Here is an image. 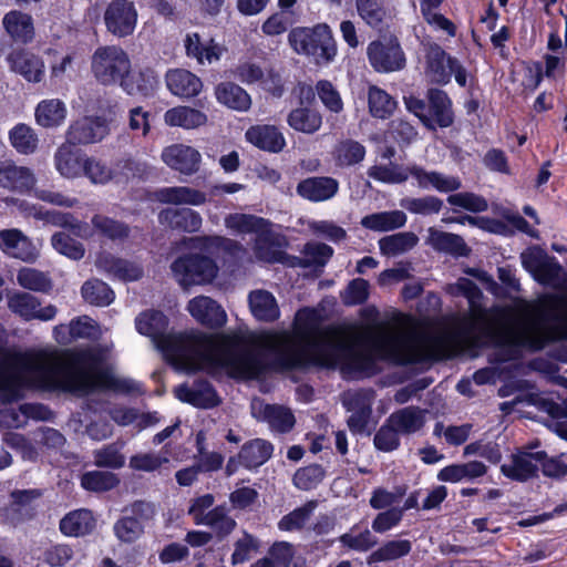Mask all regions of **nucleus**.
Returning a JSON list of instances; mask_svg holds the SVG:
<instances>
[{
  "label": "nucleus",
  "instance_id": "obj_48",
  "mask_svg": "<svg viewBox=\"0 0 567 567\" xmlns=\"http://www.w3.org/2000/svg\"><path fill=\"white\" fill-rule=\"evenodd\" d=\"M81 293L84 300L93 306H109L114 300L113 290L100 279L85 281L81 288Z\"/></svg>",
  "mask_w": 567,
  "mask_h": 567
},
{
  "label": "nucleus",
  "instance_id": "obj_28",
  "mask_svg": "<svg viewBox=\"0 0 567 567\" xmlns=\"http://www.w3.org/2000/svg\"><path fill=\"white\" fill-rule=\"evenodd\" d=\"M168 90L179 97H193L199 94L203 83L198 76L183 69L172 70L166 74Z\"/></svg>",
  "mask_w": 567,
  "mask_h": 567
},
{
  "label": "nucleus",
  "instance_id": "obj_39",
  "mask_svg": "<svg viewBox=\"0 0 567 567\" xmlns=\"http://www.w3.org/2000/svg\"><path fill=\"white\" fill-rule=\"evenodd\" d=\"M156 198L161 203L173 205L199 206L206 203L205 193L187 186L162 188L156 193Z\"/></svg>",
  "mask_w": 567,
  "mask_h": 567
},
{
  "label": "nucleus",
  "instance_id": "obj_30",
  "mask_svg": "<svg viewBox=\"0 0 567 567\" xmlns=\"http://www.w3.org/2000/svg\"><path fill=\"white\" fill-rule=\"evenodd\" d=\"M164 122L171 127L195 130L207 123V115L199 110L179 105L172 107L164 113Z\"/></svg>",
  "mask_w": 567,
  "mask_h": 567
},
{
  "label": "nucleus",
  "instance_id": "obj_18",
  "mask_svg": "<svg viewBox=\"0 0 567 567\" xmlns=\"http://www.w3.org/2000/svg\"><path fill=\"white\" fill-rule=\"evenodd\" d=\"M187 310L199 323L217 328L226 322V313L223 308L207 296H198L189 300Z\"/></svg>",
  "mask_w": 567,
  "mask_h": 567
},
{
  "label": "nucleus",
  "instance_id": "obj_34",
  "mask_svg": "<svg viewBox=\"0 0 567 567\" xmlns=\"http://www.w3.org/2000/svg\"><path fill=\"white\" fill-rule=\"evenodd\" d=\"M157 75L152 69H144L137 72H128L123 76L120 86L130 95L148 96L157 86Z\"/></svg>",
  "mask_w": 567,
  "mask_h": 567
},
{
  "label": "nucleus",
  "instance_id": "obj_60",
  "mask_svg": "<svg viewBox=\"0 0 567 567\" xmlns=\"http://www.w3.org/2000/svg\"><path fill=\"white\" fill-rule=\"evenodd\" d=\"M447 203L472 213H482L488 208L487 200L483 196L470 192L452 194L447 197Z\"/></svg>",
  "mask_w": 567,
  "mask_h": 567
},
{
  "label": "nucleus",
  "instance_id": "obj_19",
  "mask_svg": "<svg viewBox=\"0 0 567 567\" xmlns=\"http://www.w3.org/2000/svg\"><path fill=\"white\" fill-rule=\"evenodd\" d=\"M251 409L255 417L266 421L277 432H288L295 425V416L287 408L255 401Z\"/></svg>",
  "mask_w": 567,
  "mask_h": 567
},
{
  "label": "nucleus",
  "instance_id": "obj_33",
  "mask_svg": "<svg viewBox=\"0 0 567 567\" xmlns=\"http://www.w3.org/2000/svg\"><path fill=\"white\" fill-rule=\"evenodd\" d=\"M427 244L437 251L457 257L467 256L471 251L461 236L435 228H429Z\"/></svg>",
  "mask_w": 567,
  "mask_h": 567
},
{
  "label": "nucleus",
  "instance_id": "obj_29",
  "mask_svg": "<svg viewBox=\"0 0 567 567\" xmlns=\"http://www.w3.org/2000/svg\"><path fill=\"white\" fill-rule=\"evenodd\" d=\"M33 173L23 166H17L11 162L0 163V183L9 188L24 192L30 190L35 185Z\"/></svg>",
  "mask_w": 567,
  "mask_h": 567
},
{
  "label": "nucleus",
  "instance_id": "obj_54",
  "mask_svg": "<svg viewBox=\"0 0 567 567\" xmlns=\"http://www.w3.org/2000/svg\"><path fill=\"white\" fill-rule=\"evenodd\" d=\"M18 284L24 289L47 292L51 289L52 282L49 276L38 269L24 267L18 271Z\"/></svg>",
  "mask_w": 567,
  "mask_h": 567
},
{
  "label": "nucleus",
  "instance_id": "obj_45",
  "mask_svg": "<svg viewBox=\"0 0 567 567\" xmlns=\"http://www.w3.org/2000/svg\"><path fill=\"white\" fill-rule=\"evenodd\" d=\"M419 243L414 233L404 231L385 236L379 240V248L382 255L395 257L413 249Z\"/></svg>",
  "mask_w": 567,
  "mask_h": 567
},
{
  "label": "nucleus",
  "instance_id": "obj_3",
  "mask_svg": "<svg viewBox=\"0 0 567 567\" xmlns=\"http://www.w3.org/2000/svg\"><path fill=\"white\" fill-rule=\"evenodd\" d=\"M449 290L465 296L470 303L468 313L457 320L451 336L460 347L492 341L540 350L550 341L567 338V293L544 295L536 301L523 302L518 307V322L507 326L481 306L482 292L470 279L460 278Z\"/></svg>",
  "mask_w": 567,
  "mask_h": 567
},
{
  "label": "nucleus",
  "instance_id": "obj_26",
  "mask_svg": "<svg viewBox=\"0 0 567 567\" xmlns=\"http://www.w3.org/2000/svg\"><path fill=\"white\" fill-rule=\"evenodd\" d=\"M388 419L400 434L411 435L424 426L426 410L419 406H406L393 412Z\"/></svg>",
  "mask_w": 567,
  "mask_h": 567
},
{
  "label": "nucleus",
  "instance_id": "obj_64",
  "mask_svg": "<svg viewBox=\"0 0 567 567\" xmlns=\"http://www.w3.org/2000/svg\"><path fill=\"white\" fill-rule=\"evenodd\" d=\"M258 539L247 532H244L243 536L238 538L234 544L231 564L234 566L244 564L251 557L254 553L258 551Z\"/></svg>",
  "mask_w": 567,
  "mask_h": 567
},
{
  "label": "nucleus",
  "instance_id": "obj_50",
  "mask_svg": "<svg viewBox=\"0 0 567 567\" xmlns=\"http://www.w3.org/2000/svg\"><path fill=\"white\" fill-rule=\"evenodd\" d=\"M360 18L372 28H380L388 18V10L381 0H357Z\"/></svg>",
  "mask_w": 567,
  "mask_h": 567
},
{
  "label": "nucleus",
  "instance_id": "obj_52",
  "mask_svg": "<svg viewBox=\"0 0 567 567\" xmlns=\"http://www.w3.org/2000/svg\"><path fill=\"white\" fill-rule=\"evenodd\" d=\"M369 111L372 116L385 118L392 114L395 109V101L383 90L371 86L368 94Z\"/></svg>",
  "mask_w": 567,
  "mask_h": 567
},
{
  "label": "nucleus",
  "instance_id": "obj_13",
  "mask_svg": "<svg viewBox=\"0 0 567 567\" xmlns=\"http://www.w3.org/2000/svg\"><path fill=\"white\" fill-rule=\"evenodd\" d=\"M545 452H518L501 466L502 473L514 481L525 482L536 476Z\"/></svg>",
  "mask_w": 567,
  "mask_h": 567
},
{
  "label": "nucleus",
  "instance_id": "obj_24",
  "mask_svg": "<svg viewBox=\"0 0 567 567\" xmlns=\"http://www.w3.org/2000/svg\"><path fill=\"white\" fill-rule=\"evenodd\" d=\"M175 395L183 402L197 408H213L218 404L217 395L212 385L206 381H199L192 386L181 384L174 390Z\"/></svg>",
  "mask_w": 567,
  "mask_h": 567
},
{
  "label": "nucleus",
  "instance_id": "obj_47",
  "mask_svg": "<svg viewBox=\"0 0 567 567\" xmlns=\"http://www.w3.org/2000/svg\"><path fill=\"white\" fill-rule=\"evenodd\" d=\"M411 549L412 544L408 539L389 540L371 553L368 557V564L395 560L408 556Z\"/></svg>",
  "mask_w": 567,
  "mask_h": 567
},
{
  "label": "nucleus",
  "instance_id": "obj_51",
  "mask_svg": "<svg viewBox=\"0 0 567 567\" xmlns=\"http://www.w3.org/2000/svg\"><path fill=\"white\" fill-rule=\"evenodd\" d=\"M12 146L22 154H31L38 147V136L27 124H17L9 133Z\"/></svg>",
  "mask_w": 567,
  "mask_h": 567
},
{
  "label": "nucleus",
  "instance_id": "obj_7",
  "mask_svg": "<svg viewBox=\"0 0 567 567\" xmlns=\"http://www.w3.org/2000/svg\"><path fill=\"white\" fill-rule=\"evenodd\" d=\"M171 269L175 279L184 288L209 284L218 274L215 261L199 254H187L177 258Z\"/></svg>",
  "mask_w": 567,
  "mask_h": 567
},
{
  "label": "nucleus",
  "instance_id": "obj_11",
  "mask_svg": "<svg viewBox=\"0 0 567 567\" xmlns=\"http://www.w3.org/2000/svg\"><path fill=\"white\" fill-rule=\"evenodd\" d=\"M93 184H106L115 181L116 183L126 182L134 175V163L130 159L120 161L114 167L105 162L84 157V167L82 172Z\"/></svg>",
  "mask_w": 567,
  "mask_h": 567
},
{
  "label": "nucleus",
  "instance_id": "obj_23",
  "mask_svg": "<svg viewBox=\"0 0 567 567\" xmlns=\"http://www.w3.org/2000/svg\"><path fill=\"white\" fill-rule=\"evenodd\" d=\"M2 25L11 40L27 44L34 38V24L30 14L20 10L7 12L2 19Z\"/></svg>",
  "mask_w": 567,
  "mask_h": 567
},
{
  "label": "nucleus",
  "instance_id": "obj_61",
  "mask_svg": "<svg viewBox=\"0 0 567 567\" xmlns=\"http://www.w3.org/2000/svg\"><path fill=\"white\" fill-rule=\"evenodd\" d=\"M51 243L53 248L74 260H79L83 258L85 249L83 245L76 240H74L70 235L65 233H56L52 236Z\"/></svg>",
  "mask_w": 567,
  "mask_h": 567
},
{
  "label": "nucleus",
  "instance_id": "obj_40",
  "mask_svg": "<svg viewBox=\"0 0 567 567\" xmlns=\"http://www.w3.org/2000/svg\"><path fill=\"white\" fill-rule=\"evenodd\" d=\"M43 419L44 409L40 404L25 403L19 406V409L8 408L0 411V427L4 429H18L24 425L25 420Z\"/></svg>",
  "mask_w": 567,
  "mask_h": 567
},
{
  "label": "nucleus",
  "instance_id": "obj_25",
  "mask_svg": "<svg viewBox=\"0 0 567 567\" xmlns=\"http://www.w3.org/2000/svg\"><path fill=\"white\" fill-rule=\"evenodd\" d=\"M186 54L196 59L199 64H212L220 60L226 51L225 47L209 40L207 43H202L198 33H189L184 41Z\"/></svg>",
  "mask_w": 567,
  "mask_h": 567
},
{
  "label": "nucleus",
  "instance_id": "obj_43",
  "mask_svg": "<svg viewBox=\"0 0 567 567\" xmlns=\"http://www.w3.org/2000/svg\"><path fill=\"white\" fill-rule=\"evenodd\" d=\"M406 223V215L402 210L374 213L364 216L361 225L373 231H390L403 227Z\"/></svg>",
  "mask_w": 567,
  "mask_h": 567
},
{
  "label": "nucleus",
  "instance_id": "obj_44",
  "mask_svg": "<svg viewBox=\"0 0 567 567\" xmlns=\"http://www.w3.org/2000/svg\"><path fill=\"white\" fill-rule=\"evenodd\" d=\"M95 519L87 509H79L68 514L60 522V529L68 536H82L93 530Z\"/></svg>",
  "mask_w": 567,
  "mask_h": 567
},
{
  "label": "nucleus",
  "instance_id": "obj_55",
  "mask_svg": "<svg viewBox=\"0 0 567 567\" xmlns=\"http://www.w3.org/2000/svg\"><path fill=\"white\" fill-rule=\"evenodd\" d=\"M324 477V468L319 464H311L297 470L292 481L297 488L310 491L316 488Z\"/></svg>",
  "mask_w": 567,
  "mask_h": 567
},
{
  "label": "nucleus",
  "instance_id": "obj_41",
  "mask_svg": "<svg viewBox=\"0 0 567 567\" xmlns=\"http://www.w3.org/2000/svg\"><path fill=\"white\" fill-rule=\"evenodd\" d=\"M272 451L271 443L262 439H255L243 445L238 458L247 468H256L270 458Z\"/></svg>",
  "mask_w": 567,
  "mask_h": 567
},
{
  "label": "nucleus",
  "instance_id": "obj_56",
  "mask_svg": "<svg viewBox=\"0 0 567 567\" xmlns=\"http://www.w3.org/2000/svg\"><path fill=\"white\" fill-rule=\"evenodd\" d=\"M316 507L317 502L310 501L301 507L296 508L279 520L278 528L285 532H292L302 528L309 520Z\"/></svg>",
  "mask_w": 567,
  "mask_h": 567
},
{
  "label": "nucleus",
  "instance_id": "obj_6",
  "mask_svg": "<svg viewBox=\"0 0 567 567\" xmlns=\"http://www.w3.org/2000/svg\"><path fill=\"white\" fill-rule=\"evenodd\" d=\"M424 47V75L435 84H446L454 74L458 85L465 86L467 82L466 70L457 59L447 54L441 45L426 42Z\"/></svg>",
  "mask_w": 567,
  "mask_h": 567
},
{
  "label": "nucleus",
  "instance_id": "obj_38",
  "mask_svg": "<svg viewBox=\"0 0 567 567\" xmlns=\"http://www.w3.org/2000/svg\"><path fill=\"white\" fill-rule=\"evenodd\" d=\"M225 226L236 235L255 234L256 237L270 226L265 218L250 214L234 213L225 217Z\"/></svg>",
  "mask_w": 567,
  "mask_h": 567
},
{
  "label": "nucleus",
  "instance_id": "obj_53",
  "mask_svg": "<svg viewBox=\"0 0 567 567\" xmlns=\"http://www.w3.org/2000/svg\"><path fill=\"white\" fill-rule=\"evenodd\" d=\"M117 484V476L111 472L90 471L84 473L81 477L82 487L91 492L110 491Z\"/></svg>",
  "mask_w": 567,
  "mask_h": 567
},
{
  "label": "nucleus",
  "instance_id": "obj_16",
  "mask_svg": "<svg viewBox=\"0 0 567 567\" xmlns=\"http://www.w3.org/2000/svg\"><path fill=\"white\" fill-rule=\"evenodd\" d=\"M0 249L6 255L27 262L34 261L38 257L32 241L18 228L0 230Z\"/></svg>",
  "mask_w": 567,
  "mask_h": 567
},
{
  "label": "nucleus",
  "instance_id": "obj_32",
  "mask_svg": "<svg viewBox=\"0 0 567 567\" xmlns=\"http://www.w3.org/2000/svg\"><path fill=\"white\" fill-rule=\"evenodd\" d=\"M430 105L429 116L433 120V126L449 127L454 122L452 102L447 94L439 89H430L426 93Z\"/></svg>",
  "mask_w": 567,
  "mask_h": 567
},
{
  "label": "nucleus",
  "instance_id": "obj_59",
  "mask_svg": "<svg viewBox=\"0 0 567 567\" xmlns=\"http://www.w3.org/2000/svg\"><path fill=\"white\" fill-rule=\"evenodd\" d=\"M93 227L103 236L116 240L128 236V227L123 223L103 215H95L92 218Z\"/></svg>",
  "mask_w": 567,
  "mask_h": 567
},
{
  "label": "nucleus",
  "instance_id": "obj_8",
  "mask_svg": "<svg viewBox=\"0 0 567 567\" xmlns=\"http://www.w3.org/2000/svg\"><path fill=\"white\" fill-rule=\"evenodd\" d=\"M110 123L104 116H82L69 126L66 142L73 145L99 143L110 134Z\"/></svg>",
  "mask_w": 567,
  "mask_h": 567
},
{
  "label": "nucleus",
  "instance_id": "obj_63",
  "mask_svg": "<svg viewBox=\"0 0 567 567\" xmlns=\"http://www.w3.org/2000/svg\"><path fill=\"white\" fill-rule=\"evenodd\" d=\"M400 432L389 422V419L377 431L373 437L375 449L382 452H392L400 446Z\"/></svg>",
  "mask_w": 567,
  "mask_h": 567
},
{
  "label": "nucleus",
  "instance_id": "obj_21",
  "mask_svg": "<svg viewBox=\"0 0 567 567\" xmlns=\"http://www.w3.org/2000/svg\"><path fill=\"white\" fill-rule=\"evenodd\" d=\"M95 265L100 270L123 281L137 280L143 275V269L137 264L116 258L109 252L100 254Z\"/></svg>",
  "mask_w": 567,
  "mask_h": 567
},
{
  "label": "nucleus",
  "instance_id": "obj_5",
  "mask_svg": "<svg viewBox=\"0 0 567 567\" xmlns=\"http://www.w3.org/2000/svg\"><path fill=\"white\" fill-rule=\"evenodd\" d=\"M132 68L128 53L118 45H101L91 56V72L103 85L121 82Z\"/></svg>",
  "mask_w": 567,
  "mask_h": 567
},
{
  "label": "nucleus",
  "instance_id": "obj_12",
  "mask_svg": "<svg viewBox=\"0 0 567 567\" xmlns=\"http://www.w3.org/2000/svg\"><path fill=\"white\" fill-rule=\"evenodd\" d=\"M10 70L30 83H39L45 74V64L41 56L31 51L19 49L8 54Z\"/></svg>",
  "mask_w": 567,
  "mask_h": 567
},
{
  "label": "nucleus",
  "instance_id": "obj_27",
  "mask_svg": "<svg viewBox=\"0 0 567 567\" xmlns=\"http://www.w3.org/2000/svg\"><path fill=\"white\" fill-rule=\"evenodd\" d=\"M408 171L421 188L433 187L439 192L449 193L458 189L462 185L458 177L447 176L439 172H426L416 165L409 167Z\"/></svg>",
  "mask_w": 567,
  "mask_h": 567
},
{
  "label": "nucleus",
  "instance_id": "obj_22",
  "mask_svg": "<svg viewBox=\"0 0 567 567\" xmlns=\"http://www.w3.org/2000/svg\"><path fill=\"white\" fill-rule=\"evenodd\" d=\"M158 221L163 226L186 233H196L200 229L203 219L200 215L189 208H166L158 214Z\"/></svg>",
  "mask_w": 567,
  "mask_h": 567
},
{
  "label": "nucleus",
  "instance_id": "obj_58",
  "mask_svg": "<svg viewBox=\"0 0 567 567\" xmlns=\"http://www.w3.org/2000/svg\"><path fill=\"white\" fill-rule=\"evenodd\" d=\"M364 156L365 148L357 141H343L336 148V158L341 166L354 165L361 162Z\"/></svg>",
  "mask_w": 567,
  "mask_h": 567
},
{
  "label": "nucleus",
  "instance_id": "obj_62",
  "mask_svg": "<svg viewBox=\"0 0 567 567\" xmlns=\"http://www.w3.org/2000/svg\"><path fill=\"white\" fill-rule=\"evenodd\" d=\"M406 210L413 214L430 215L441 210L443 202L435 196H425L421 198H404L400 204Z\"/></svg>",
  "mask_w": 567,
  "mask_h": 567
},
{
  "label": "nucleus",
  "instance_id": "obj_14",
  "mask_svg": "<svg viewBox=\"0 0 567 567\" xmlns=\"http://www.w3.org/2000/svg\"><path fill=\"white\" fill-rule=\"evenodd\" d=\"M161 157L168 167L185 175L197 172L202 158L197 150L185 144H173L165 147Z\"/></svg>",
  "mask_w": 567,
  "mask_h": 567
},
{
  "label": "nucleus",
  "instance_id": "obj_4",
  "mask_svg": "<svg viewBox=\"0 0 567 567\" xmlns=\"http://www.w3.org/2000/svg\"><path fill=\"white\" fill-rule=\"evenodd\" d=\"M288 41L295 52L311 58L318 65L331 63L337 54L336 41L327 24L292 29Z\"/></svg>",
  "mask_w": 567,
  "mask_h": 567
},
{
  "label": "nucleus",
  "instance_id": "obj_36",
  "mask_svg": "<svg viewBox=\"0 0 567 567\" xmlns=\"http://www.w3.org/2000/svg\"><path fill=\"white\" fill-rule=\"evenodd\" d=\"M73 146V144L65 142L56 150L54 155L55 168L66 178L80 176L84 167V157H81Z\"/></svg>",
  "mask_w": 567,
  "mask_h": 567
},
{
  "label": "nucleus",
  "instance_id": "obj_42",
  "mask_svg": "<svg viewBox=\"0 0 567 567\" xmlns=\"http://www.w3.org/2000/svg\"><path fill=\"white\" fill-rule=\"evenodd\" d=\"M487 466L478 461H471L463 464H453L442 468L437 478L442 482L457 483L463 480H474L484 476Z\"/></svg>",
  "mask_w": 567,
  "mask_h": 567
},
{
  "label": "nucleus",
  "instance_id": "obj_20",
  "mask_svg": "<svg viewBox=\"0 0 567 567\" xmlns=\"http://www.w3.org/2000/svg\"><path fill=\"white\" fill-rule=\"evenodd\" d=\"M245 136L254 146L270 153H279L286 146L285 136L275 125H254L246 131Z\"/></svg>",
  "mask_w": 567,
  "mask_h": 567
},
{
  "label": "nucleus",
  "instance_id": "obj_46",
  "mask_svg": "<svg viewBox=\"0 0 567 567\" xmlns=\"http://www.w3.org/2000/svg\"><path fill=\"white\" fill-rule=\"evenodd\" d=\"M291 128L305 134H313L322 125L321 114L309 107H298L292 110L287 118Z\"/></svg>",
  "mask_w": 567,
  "mask_h": 567
},
{
  "label": "nucleus",
  "instance_id": "obj_57",
  "mask_svg": "<svg viewBox=\"0 0 567 567\" xmlns=\"http://www.w3.org/2000/svg\"><path fill=\"white\" fill-rule=\"evenodd\" d=\"M374 392L372 390L349 391L343 394L342 402L349 412L372 413Z\"/></svg>",
  "mask_w": 567,
  "mask_h": 567
},
{
  "label": "nucleus",
  "instance_id": "obj_31",
  "mask_svg": "<svg viewBox=\"0 0 567 567\" xmlns=\"http://www.w3.org/2000/svg\"><path fill=\"white\" fill-rule=\"evenodd\" d=\"M252 316L258 321L272 322L279 319L280 309L274 295L267 290H255L248 297Z\"/></svg>",
  "mask_w": 567,
  "mask_h": 567
},
{
  "label": "nucleus",
  "instance_id": "obj_49",
  "mask_svg": "<svg viewBox=\"0 0 567 567\" xmlns=\"http://www.w3.org/2000/svg\"><path fill=\"white\" fill-rule=\"evenodd\" d=\"M202 525L210 527L217 537L224 538L228 536L236 527V520L228 515V511L224 506H216L207 512L206 519Z\"/></svg>",
  "mask_w": 567,
  "mask_h": 567
},
{
  "label": "nucleus",
  "instance_id": "obj_15",
  "mask_svg": "<svg viewBox=\"0 0 567 567\" xmlns=\"http://www.w3.org/2000/svg\"><path fill=\"white\" fill-rule=\"evenodd\" d=\"M297 194L309 202L321 203L332 199L339 192V182L330 176H313L300 181Z\"/></svg>",
  "mask_w": 567,
  "mask_h": 567
},
{
  "label": "nucleus",
  "instance_id": "obj_37",
  "mask_svg": "<svg viewBox=\"0 0 567 567\" xmlns=\"http://www.w3.org/2000/svg\"><path fill=\"white\" fill-rule=\"evenodd\" d=\"M66 105L60 99H48L41 101L34 111L37 124L51 128L60 126L66 118Z\"/></svg>",
  "mask_w": 567,
  "mask_h": 567
},
{
  "label": "nucleus",
  "instance_id": "obj_35",
  "mask_svg": "<svg viewBox=\"0 0 567 567\" xmlns=\"http://www.w3.org/2000/svg\"><path fill=\"white\" fill-rule=\"evenodd\" d=\"M215 96L219 103L238 112H247L251 106L250 95L233 82L219 83L215 89Z\"/></svg>",
  "mask_w": 567,
  "mask_h": 567
},
{
  "label": "nucleus",
  "instance_id": "obj_9",
  "mask_svg": "<svg viewBox=\"0 0 567 567\" xmlns=\"http://www.w3.org/2000/svg\"><path fill=\"white\" fill-rule=\"evenodd\" d=\"M137 10L131 0H112L104 12L109 32L117 38L131 35L137 24Z\"/></svg>",
  "mask_w": 567,
  "mask_h": 567
},
{
  "label": "nucleus",
  "instance_id": "obj_1",
  "mask_svg": "<svg viewBox=\"0 0 567 567\" xmlns=\"http://www.w3.org/2000/svg\"><path fill=\"white\" fill-rule=\"evenodd\" d=\"M135 324L176 369L186 372L224 368L233 377L255 379L265 369L259 350L272 352L288 368L318 364L364 370L374 360V326L322 330L311 309L297 312L292 333L262 332L249 340L195 331L172 334L166 316L155 310L141 313Z\"/></svg>",
  "mask_w": 567,
  "mask_h": 567
},
{
  "label": "nucleus",
  "instance_id": "obj_2",
  "mask_svg": "<svg viewBox=\"0 0 567 567\" xmlns=\"http://www.w3.org/2000/svg\"><path fill=\"white\" fill-rule=\"evenodd\" d=\"M0 370V400L3 403L19 400L24 385L76 394L96 389L123 393L140 391V385L133 380L113 375L107 364V352L101 347L64 351L7 350L1 353Z\"/></svg>",
  "mask_w": 567,
  "mask_h": 567
},
{
  "label": "nucleus",
  "instance_id": "obj_17",
  "mask_svg": "<svg viewBox=\"0 0 567 567\" xmlns=\"http://www.w3.org/2000/svg\"><path fill=\"white\" fill-rule=\"evenodd\" d=\"M9 308L25 320L39 319L42 321L51 320L56 315V308L49 305L40 307L39 300L27 292H17L9 297Z\"/></svg>",
  "mask_w": 567,
  "mask_h": 567
},
{
  "label": "nucleus",
  "instance_id": "obj_10",
  "mask_svg": "<svg viewBox=\"0 0 567 567\" xmlns=\"http://www.w3.org/2000/svg\"><path fill=\"white\" fill-rule=\"evenodd\" d=\"M368 58L372 68L378 72H394L405 65L404 53L395 39L370 43Z\"/></svg>",
  "mask_w": 567,
  "mask_h": 567
}]
</instances>
